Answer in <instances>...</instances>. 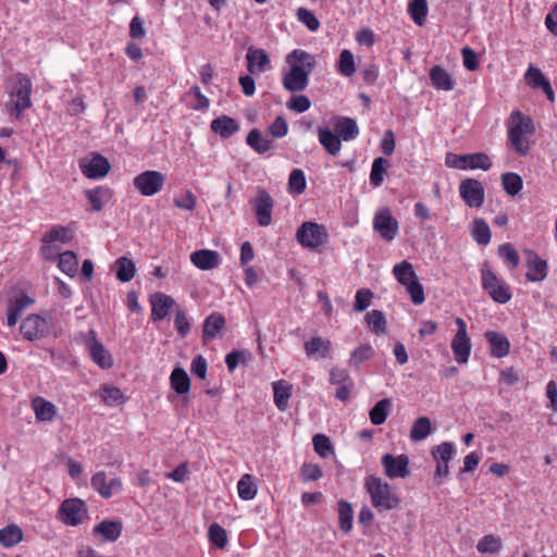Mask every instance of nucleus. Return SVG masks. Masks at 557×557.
I'll return each instance as SVG.
<instances>
[{"label": "nucleus", "mask_w": 557, "mask_h": 557, "mask_svg": "<svg viewBox=\"0 0 557 557\" xmlns=\"http://www.w3.org/2000/svg\"><path fill=\"white\" fill-rule=\"evenodd\" d=\"M289 70L283 74L282 85L292 92H301L309 85V75L317 65L315 57L305 50L295 49L286 55Z\"/></svg>", "instance_id": "f257e3e1"}, {"label": "nucleus", "mask_w": 557, "mask_h": 557, "mask_svg": "<svg viewBox=\"0 0 557 557\" xmlns=\"http://www.w3.org/2000/svg\"><path fill=\"white\" fill-rule=\"evenodd\" d=\"M535 132L534 124L530 116L520 111H513L508 121V140L515 151L520 156H525L531 143L529 137Z\"/></svg>", "instance_id": "f03ea898"}, {"label": "nucleus", "mask_w": 557, "mask_h": 557, "mask_svg": "<svg viewBox=\"0 0 557 557\" xmlns=\"http://www.w3.org/2000/svg\"><path fill=\"white\" fill-rule=\"evenodd\" d=\"M364 490L370 496L371 505L379 511L393 510L400 505L397 493L379 476L368 475L364 479Z\"/></svg>", "instance_id": "7ed1b4c3"}, {"label": "nucleus", "mask_w": 557, "mask_h": 557, "mask_svg": "<svg viewBox=\"0 0 557 557\" xmlns=\"http://www.w3.org/2000/svg\"><path fill=\"white\" fill-rule=\"evenodd\" d=\"M73 237V227L69 225H54L42 237V245L40 248L42 258L49 261L57 260L59 252L62 250V245L72 242Z\"/></svg>", "instance_id": "20e7f679"}, {"label": "nucleus", "mask_w": 557, "mask_h": 557, "mask_svg": "<svg viewBox=\"0 0 557 557\" xmlns=\"http://www.w3.org/2000/svg\"><path fill=\"white\" fill-rule=\"evenodd\" d=\"M480 272L482 288L488 296L495 302L507 304L512 297L510 286L490 268L487 262L482 264Z\"/></svg>", "instance_id": "39448f33"}, {"label": "nucleus", "mask_w": 557, "mask_h": 557, "mask_svg": "<svg viewBox=\"0 0 557 557\" xmlns=\"http://www.w3.org/2000/svg\"><path fill=\"white\" fill-rule=\"evenodd\" d=\"M329 234L324 225L315 222H304L297 230L296 238L298 243L309 249H318L327 240Z\"/></svg>", "instance_id": "423d86ee"}, {"label": "nucleus", "mask_w": 557, "mask_h": 557, "mask_svg": "<svg viewBox=\"0 0 557 557\" xmlns=\"http://www.w3.org/2000/svg\"><path fill=\"white\" fill-rule=\"evenodd\" d=\"M166 176L154 170H147L134 177V187L146 197H151L162 190Z\"/></svg>", "instance_id": "0eeeda50"}, {"label": "nucleus", "mask_w": 557, "mask_h": 557, "mask_svg": "<svg viewBox=\"0 0 557 557\" xmlns=\"http://www.w3.org/2000/svg\"><path fill=\"white\" fill-rule=\"evenodd\" d=\"M455 323L458 327L451 339V350L457 363L465 364L468 362L471 354V339L467 333V323L461 318H456Z\"/></svg>", "instance_id": "6e6552de"}, {"label": "nucleus", "mask_w": 557, "mask_h": 557, "mask_svg": "<svg viewBox=\"0 0 557 557\" xmlns=\"http://www.w3.org/2000/svg\"><path fill=\"white\" fill-rule=\"evenodd\" d=\"M255 214L260 226H269L272 223L274 200L262 187L257 188V195L251 199Z\"/></svg>", "instance_id": "1a4fd4ad"}, {"label": "nucleus", "mask_w": 557, "mask_h": 557, "mask_svg": "<svg viewBox=\"0 0 557 557\" xmlns=\"http://www.w3.org/2000/svg\"><path fill=\"white\" fill-rule=\"evenodd\" d=\"M373 228L384 240L392 242L398 234L399 224L389 208H382L374 214Z\"/></svg>", "instance_id": "9d476101"}, {"label": "nucleus", "mask_w": 557, "mask_h": 557, "mask_svg": "<svg viewBox=\"0 0 557 557\" xmlns=\"http://www.w3.org/2000/svg\"><path fill=\"white\" fill-rule=\"evenodd\" d=\"M87 515L85 503L78 498L65 499L60 507V520L66 525H77Z\"/></svg>", "instance_id": "9b49d317"}, {"label": "nucleus", "mask_w": 557, "mask_h": 557, "mask_svg": "<svg viewBox=\"0 0 557 557\" xmlns=\"http://www.w3.org/2000/svg\"><path fill=\"white\" fill-rule=\"evenodd\" d=\"M381 462L384 468L385 475L389 479H404L410 473L409 458L407 455L401 454L394 456L392 454H385L383 455Z\"/></svg>", "instance_id": "f8f14e48"}, {"label": "nucleus", "mask_w": 557, "mask_h": 557, "mask_svg": "<svg viewBox=\"0 0 557 557\" xmlns=\"http://www.w3.org/2000/svg\"><path fill=\"white\" fill-rule=\"evenodd\" d=\"M91 486L100 494L102 498H111L113 495L119 494L123 490V483L120 478H111L108 481L104 471H98L91 476Z\"/></svg>", "instance_id": "ddd939ff"}, {"label": "nucleus", "mask_w": 557, "mask_h": 557, "mask_svg": "<svg viewBox=\"0 0 557 557\" xmlns=\"http://www.w3.org/2000/svg\"><path fill=\"white\" fill-rule=\"evenodd\" d=\"M459 193L469 207L480 208L484 202V188L478 180H463L459 185Z\"/></svg>", "instance_id": "4468645a"}, {"label": "nucleus", "mask_w": 557, "mask_h": 557, "mask_svg": "<svg viewBox=\"0 0 557 557\" xmlns=\"http://www.w3.org/2000/svg\"><path fill=\"white\" fill-rule=\"evenodd\" d=\"M32 82L27 75L21 73L16 75V87L14 90L16 101L14 102V110L16 111L17 119L21 117V114L24 110L30 108L32 106Z\"/></svg>", "instance_id": "2eb2a0df"}, {"label": "nucleus", "mask_w": 557, "mask_h": 557, "mask_svg": "<svg viewBox=\"0 0 557 557\" xmlns=\"http://www.w3.org/2000/svg\"><path fill=\"white\" fill-rule=\"evenodd\" d=\"M79 169L86 177L97 180L108 174L110 163L104 157L94 154L90 159H82L79 161Z\"/></svg>", "instance_id": "dca6fc26"}, {"label": "nucleus", "mask_w": 557, "mask_h": 557, "mask_svg": "<svg viewBox=\"0 0 557 557\" xmlns=\"http://www.w3.org/2000/svg\"><path fill=\"white\" fill-rule=\"evenodd\" d=\"M23 337L27 341H36L44 336L47 331V321L39 314H29L20 326Z\"/></svg>", "instance_id": "f3484780"}, {"label": "nucleus", "mask_w": 557, "mask_h": 557, "mask_svg": "<svg viewBox=\"0 0 557 557\" xmlns=\"http://www.w3.org/2000/svg\"><path fill=\"white\" fill-rule=\"evenodd\" d=\"M89 337L86 342L89 355L92 361L102 369H110L113 366L112 356L108 352L104 346L96 338L94 331L89 332Z\"/></svg>", "instance_id": "a211bd4d"}, {"label": "nucleus", "mask_w": 557, "mask_h": 557, "mask_svg": "<svg viewBox=\"0 0 557 557\" xmlns=\"http://www.w3.org/2000/svg\"><path fill=\"white\" fill-rule=\"evenodd\" d=\"M35 300L26 294H20L9 300L7 310V324L10 327L16 325L23 312L34 305Z\"/></svg>", "instance_id": "6ab92c4d"}, {"label": "nucleus", "mask_w": 557, "mask_h": 557, "mask_svg": "<svg viewBox=\"0 0 557 557\" xmlns=\"http://www.w3.org/2000/svg\"><path fill=\"white\" fill-rule=\"evenodd\" d=\"M247 71L250 74L263 73L270 64L269 53L261 48L249 47L246 54Z\"/></svg>", "instance_id": "aec40b11"}, {"label": "nucleus", "mask_w": 557, "mask_h": 557, "mask_svg": "<svg viewBox=\"0 0 557 557\" xmlns=\"http://www.w3.org/2000/svg\"><path fill=\"white\" fill-rule=\"evenodd\" d=\"M150 304L151 319L153 321H161L169 314V311L175 305V301L171 296L157 292L151 295Z\"/></svg>", "instance_id": "412c9836"}, {"label": "nucleus", "mask_w": 557, "mask_h": 557, "mask_svg": "<svg viewBox=\"0 0 557 557\" xmlns=\"http://www.w3.org/2000/svg\"><path fill=\"white\" fill-rule=\"evenodd\" d=\"M123 524L120 521L102 520L94 527L92 533L101 542H115L122 534Z\"/></svg>", "instance_id": "4be33fe9"}, {"label": "nucleus", "mask_w": 557, "mask_h": 557, "mask_svg": "<svg viewBox=\"0 0 557 557\" xmlns=\"http://www.w3.org/2000/svg\"><path fill=\"white\" fill-rule=\"evenodd\" d=\"M308 357L329 359L332 357V342L321 336H314L304 345Z\"/></svg>", "instance_id": "5701e85b"}, {"label": "nucleus", "mask_w": 557, "mask_h": 557, "mask_svg": "<svg viewBox=\"0 0 557 557\" xmlns=\"http://www.w3.org/2000/svg\"><path fill=\"white\" fill-rule=\"evenodd\" d=\"M484 336L490 344V350L493 357L504 358L509 354L510 343L503 333L486 331Z\"/></svg>", "instance_id": "b1692460"}, {"label": "nucleus", "mask_w": 557, "mask_h": 557, "mask_svg": "<svg viewBox=\"0 0 557 557\" xmlns=\"http://www.w3.org/2000/svg\"><path fill=\"white\" fill-rule=\"evenodd\" d=\"M429 75L432 86L437 90L450 91L456 86L455 78L441 65L431 67Z\"/></svg>", "instance_id": "393cba45"}, {"label": "nucleus", "mask_w": 557, "mask_h": 557, "mask_svg": "<svg viewBox=\"0 0 557 557\" xmlns=\"http://www.w3.org/2000/svg\"><path fill=\"white\" fill-rule=\"evenodd\" d=\"M527 278L530 282H541L547 276V263L533 251H528Z\"/></svg>", "instance_id": "a878e982"}, {"label": "nucleus", "mask_w": 557, "mask_h": 557, "mask_svg": "<svg viewBox=\"0 0 557 557\" xmlns=\"http://www.w3.org/2000/svg\"><path fill=\"white\" fill-rule=\"evenodd\" d=\"M190 261L200 270H211L219 265L220 255L214 250L201 249L190 255Z\"/></svg>", "instance_id": "bb28decb"}, {"label": "nucleus", "mask_w": 557, "mask_h": 557, "mask_svg": "<svg viewBox=\"0 0 557 557\" xmlns=\"http://www.w3.org/2000/svg\"><path fill=\"white\" fill-rule=\"evenodd\" d=\"M32 408L40 422H51L58 413L57 407L51 401L39 396L32 400Z\"/></svg>", "instance_id": "cd10ccee"}, {"label": "nucleus", "mask_w": 557, "mask_h": 557, "mask_svg": "<svg viewBox=\"0 0 557 557\" xmlns=\"http://www.w3.org/2000/svg\"><path fill=\"white\" fill-rule=\"evenodd\" d=\"M211 131L222 138H230L239 129V124L233 117L222 115L211 122Z\"/></svg>", "instance_id": "c85d7f7f"}, {"label": "nucleus", "mask_w": 557, "mask_h": 557, "mask_svg": "<svg viewBox=\"0 0 557 557\" xmlns=\"http://www.w3.org/2000/svg\"><path fill=\"white\" fill-rule=\"evenodd\" d=\"M335 132L345 141L355 139L359 135V127L351 117L339 116L334 123Z\"/></svg>", "instance_id": "c756f323"}, {"label": "nucleus", "mask_w": 557, "mask_h": 557, "mask_svg": "<svg viewBox=\"0 0 557 557\" xmlns=\"http://www.w3.org/2000/svg\"><path fill=\"white\" fill-rule=\"evenodd\" d=\"M319 143L331 154L336 156L342 149L341 137L327 127L318 128Z\"/></svg>", "instance_id": "7c9ffc66"}, {"label": "nucleus", "mask_w": 557, "mask_h": 557, "mask_svg": "<svg viewBox=\"0 0 557 557\" xmlns=\"http://www.w3.org/2000/svg\"><path fill=\"white\" fill-rule=\"evenodd\" d=\"M274 404L280 411H285L292 396V385L281 380L273 383Z\"/></svg>", "instance_id": "2f4dec72"}, {"label": "nucleus", "mask_w": 557, "mask_h": 557, "mask_svg": "<svg viewBox=\"0 0 557 557\" xmlns=\"http://www.w3.org/2000/svg\"><path fill=\"white\" fill-rule=\"evenodd\" d=\"M55 261H58V268L63 273L71 277L76 275L78 270V258L75 252L71 250L59 252Z\"/></svg>", "instance_id": "473e14b6"}, {"label": "nucleus", "mask_w": 557, "mask_h": 557, "mask_svg": "<svg viewBox=\"0 0 557 557\" xmlns=\"http://www.w3.org/2000/svg\"><path fill=\"white\" fill-rule=\"evenodd\" d=\"M246 143L258 153H264L273 148V141L256 128L248 133Z\"/></svg>", "instance_id": "72a5a7b5"}, {"label": "nucleus", "mask_w": 557, "mask_h": 557, "mask_svg": "<svg viewBox=\"0 0 557 557\" xmlns=\"http://www.w3.org/2000/svg\"><path fill=\"white\" fill-rule=\"evenodd\" d=\"M393 274L403 286H407L418 280L412 264L406 260L393 267Z\"/></svg>", "instance_id": "f704fd0d"}, {"label": "nucleus", "mask_w": 557, "mask_h": 557, "mask_svg": "<svg viewBox=\"0 0 557 557\" xmlns=\"http://www.w3.org/2000/svg\"><path fill=\"white\" fill-rule=\"evenodd\" d=\"M171 387L181 395L190 391V379L187 372L182 368H175L170 376Z\"/></svg>", "instance_id": "c9c22d12"}, {"label": "nucleus", "mask_w": 557, "mask_h": 557, "mask_svg": "<svg viewBox=\"0 0 557 557\" xmlns=\"http://www.w3.org/2000/svg\"><path fill=\"white\" fill-rule=\"evenodd\" d=\"M23 540V532L16 524H9L0 529V545L3 547H12Z\"/></svg>", "instance_id": "e433bc0d"}, {"label": "nucleus", "mask_w": 557, "mask_h": 557, "mask_svg": "<svg viewBox=\"0 0 557 557\" xmlns=\"http://www.w3.org/2000/svg\"><path fill=\"white\" fill-rule=\"evenodd\" d=\"M392 400L389 398H383L377 401L374 407L370 410V421L374 425H381L386 421L389 410L392 409Z\"/></svg>", "instance_id": "4c0bfd02"}, {"label": "nucleus", "mask_w": 557, "mask_h": 557, "mask_svg": "<svg viewBox=\"0 0 557 557\" xmlns=\"http://www.w3.org/2000/svg\"><path fill=\"white\" fill-rule=\"evenodd\" d=\"M225 320L221 313H212L206 318L203 323L205 339L216 337L218 333L224 327Z\"/></svg>", "instance_id": "58836bf2"}, {"label": "nucleus", "mask_w": 557, "mask_h": 557, "mask_svg": "<svg viewBox=\"0 0 557 557\" xmlns=\"http://www.w3.org/2000/svg\"><path fill=\"white\" fill-rule=\"evenodd\" d=\"M116 277L122 283H127L135 276L136 267L132 259L127 257H120L115 261Z\"/></svg>", "instance_id": "ea45409f"}, {"label": "nucleus", "mask_w": 557, "mask_h": 557, "mask_svg": "<svg viewBox=\"0 0 557 557\" xmlns=\"http://www.w3.org/2000/svg\"><path fill=\"white\" fill-rule=\"evenodd\" d=\"M337 512H338V524L339 529L348 533L352 528V507L351 504L347 500H339L337 503Z\"/></svg>", "instance_id": "a19ab883"}, {"label": "nucleus", "mask_w": 557, "mask_h": 557, "mask_svg": "<svg viewBox=\"0 0 557 557\" xmlns=\"http://www.w3.org/2000/svg\"><path fill=\"white\" fill-rule=\"evenodd\" d=\"M431 421L428 417L418 418L410 430V440L420 442L425 440L431 434Z\"/></svg>", "instance_id": "79ce46f5"}, {"label": "nucleus", "mask_w": 557, "mask_h": 557, "mask_svg": "<svg viewBox=\"0 0 557 557\" xmlns=\"http://www.w3.org/2000/svg\"><path fill=\"white\" fill-rule=\"evenodd\" d=\"M471 235L479 245H487L491 240V230L488 224L481 218L473 221Z\"/></svg>", "instance_id": "37998d69"}, {"label": "nucleus", "mask_w": 557, "mask_h": 557, "mask_svg": "<svg viewBox=\"0 0 557 557\" xmlns=\"http://www.w3.org/2000/svg\"><path fill=\"white\" fill-rule=\"evenodd\" d=\"M99 397L107 406H117L124 401L122 391L114 386L102 385L99 389Z\"/></svg>", "instance_id": "c03bdc74"}, {"label": "nucleus", "mask_w": 557, "mask_h": 557, "mask_svg": "<svg viewBox=\"0 0 557 557\" xmlns=\"http://www.w3.org/2000/svg\"><path fill=\"white\" fill-rule=\"evenodd\" d=\"M238 496L244 500L253 499L257 495V486L250 474H244L237 483Z\"/></svg>", "instance_id": "a18cd8bd"}, {"label": "nucleus", "mask_w": 557, "mask_h": 557, "mask_svg": "<svg viewBox=\"0 0 557 557\" xmlns=\"http://www.w3.org/2000/svg\"><path fill=\"white\" fill-rule=\"evenodd\" d=\"M502 185L508 195L516 196L521 191L523 182L519 174L507 172L502 176Z\"/></svg>", "instance_id": "49530a36"}, {"label": "nucleus", "mask_w": 557, "mask_h": 557, "mask_svg": "<svg viewBox=\"0 0 557 557\" xmlns=\"http://www.w3.org/2000/svg\"><path fill=\"white\" fill-rule=\"evenodd\" d=\"M408 12L413 22L422 26L428 15V2L426 0H411L408 5Z\"/></svg>", "instance_id": "de8ad7c7"}, {"label": "nucleus", "mask_w": 557, "mask_h": 557, "mask_svg": "<svg viewBox=\"0 0 557 557\" xmlns=\"http://www.w3.org/2000/svg\"><path fill=\"white\" fill-rule=\"evenodd\" d=\"M387 165L388 161L385 160L384 158L380 157L374 159L370 173V184L372 186L379 187L383 183Z\"/></svg>", "instance_id": "09e8293b"}, {"label": "nucleus", "mask_w": 557, "mask_h": 557, "mask_svg": "<svg viewBox=\"0 0 557 557\" xmlns=\"http://www.w3.org/2000/svg\"><path fill=\"white\" fill-rule=\"evenodd\" d=\"M492 166V162L488 158V156L484 152H475L466 154V170H483L487 171Z\"/></svg>", "instance_id": "8fccbe9b"}, {"label": "nucleus", "mask_w": 557, "mask_h": 557, "mask_svg": "<svg viewBox=\"0 0 557 557\" xmlns=\"http://www.w3.org/2000/svg\"><path fill=\"white\" fill-rule=\"evenodd\" d=\"M366 322L375 334H383L386 332V320L382 311L372 310L366 314Z\"/></svg>", "instance_id": "3c124183"}, {"label": "nucleus", "mask_w": 557, "mask_h": 557, "mask_svg": "<svg viewBox=\"0 0 557 557\" xmlns=\"http://www.w3.org/2000/svg\"><path fill=\"white\" fill-rule=\"evenodd\" d=\"M502 540L499 536L488 534L484 535L476 544V549L482 554H496L502 549Z\"/></svg>", "instance_id": "603ef678"}, {"label": "nucleus", "mask_w": 557, "mask_h": 557, "mask_svg": "<svg viewBox=\"0 0 557 557\" xmlns=\"http://www.w3.org/2000/svg\"><path fill=\"white\" fill-rule=\"evenodd\" d=\"M307 181L305 172L300 169H294L288 178V190L290 194H302L306 190Z\"/></svg>", "instance_id": "864d4df0"}, {"label": "nucleus", "mask_w": 557, "mask_h": 557, "mask_svg": "<svg viewBox=\"0 0 557 557\" xmlns=\"http://www.w3.org/2000/svg\"><path fill=\"white\" fill-rule=\"evenodd\" d=\"M455 453V445L450 442H444L433 448L432 456L436 462H449Z\"/></svg>", "instance_id": "5fc2aeb1"}, {"label": "nucleus", "mask_w": 557, "mask_h": 557, "mask_svg": "<svg viewBox=\"0 0 557 557\" xmlns=\"http://www.w3.org/2000/svg\"><path fill=\"white\" fill-rule=\"evenodd\" d=\"M373 356V347L370 344H362L351 351L350 362L358 369L363 361L371 359Z\"/></svg>", "instance_id": "6e6d98bb"}, {"label": "nucleus", "mask_w": 557, "mask_h": 557, "mask_svg": "<svg viewBox=\"0 0 557 557\" xmlns=\"http://www.w3.org/2000/svg\"><path fill=\"white\" fill-rule=\"evenodd\" d=\"M524 81L530 87L541 89L549 82L540 69L532 65L527 70Z\"/></svg>", "instance_id": "4d7b16f0"}, {"label": "nucleus", "mask_w": 557, "mask_h": 557, "mask_svg": "<svg viewBox=\"0 0 557 557\" xmlns=\"http://www.w3.org/2000/svg\"><path fill=\"white\" fill-rule=\"evenodd\" d=\"M338 72L344 76H351L356 72L354 54L350 50H343L339 55Z\"/></svg>", "instance_id": "13d9d810"}, {"label": "nucleus", "mask_w": 557, "mask_h": 557, "mask_svg": "<svg viewBox=\"0 0 557 557\" xmlns=\"http://www.w3.org/2000/svg\"><path fill=\"white\" fill-rule=\"evenodd\" d=\"M498 256L509 263L512 268L519 264L520 257L517 249L511 244H503L498 247Z\"/></svg>", "instance_id": "bf43d9fd"}, {"label": "nucleus", "mask_w": 557, "mask_h": 557, "mask_svg": "<svg viewBox=\"0 0 557 557\" xmlns=\"http://www.w3.org/2000/svg\"><path fill=\"white\" fill-rule=\"evenodd\" d=\"M296 15L298 21L306 25L309 30L315 32L319 29L320 22L310 10L306 8H299Z\"/></svg>", "instance_id": "052dcab7"}, {"label": "nucleus", "mask_w": 557, "mask_h": 557, "mask_svg": "<svg viewBox=\"0 0 557 557\" xmlns=\"http://www.w3.org/2000/svg\"><path fill=\"white\" fill-rule=\"evenodd\" d=\"M209 540L219 548H224L227 543L226 531L218 523H212L209 528Z\"/></svg>", "instance_id": "680f3d73"}, {"label": "nucleus", "mask_w": 557, "mask_h": 557, "mask_svg": "<svg viewBox=\"0 0 557 557\" xmlns=\"http://www.w3.org/2000/svg\"><path fill=\"white\" fill-rule=\"evenodd\" d=\"M373 293L370 289H359L355 296L354 309L357 312H362L371 306Z\"/></svg>", "instance_id": "e2e57ef3"}, {"label": "nucleus", "mask_w": 557, "mask_h": 557, "mask_svg": "<svg viewBox=\"0 0 557 557\" xmlns=\"http://www.w3.org/2000/svg\"><path fill=\"white\" fill-rule=\"evenodd\" d=\"M311 100L305 95H294L287 102V108L297 113H302L309 110Z\"/></svg>", "instance_id": "0e129e2a"}, {"label": "nucleus", "mask_w": 557, "mask_h": 557, "mask_svg": "<svg viewBox=\"0 0 557 557\" xmlns=\"http://www.w3.org/2000/svg\"><path fill=\"white\" fill-rule=\"evenodd\" d=\"M300 474L304 482H313L323 476V471L315 463H304L300 469Z\"/></svg>", "instance_id": "69168bd1"}, {"label": "nucleus", "mask_w": 557, "mask_h": 557, "mask_svg": "<svg viewBox=\"0 0 557 557\" xmlns=\"http://www.w3.org/2000/svg\"><path fill=\"white\" fill-rule=\"evenodd\" d=\"M330 383L333 385L342 386L354 383L348 371L343 368L333 367L330 370Z\"/></svg>", "instance_id": "338daca9"}, {"label": "nucleus", "mask_w": 557, "mask_h": 557, "mask_svg": "<svg viewBox=\"0 0 557 557\" xmlns=\"http://www.w3.org/2000/svg\"><path fill=\"white\" fill-rule=\"evenodd\" d=\"M312 444H313L314 450L321 457H327V455L332 451L331 441L324 434H315L312 438Z\"/></svg>", "instance_id": "774afa93"}]
</instances>
